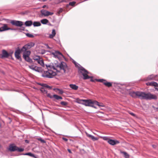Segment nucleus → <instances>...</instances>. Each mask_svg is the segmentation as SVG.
<instances>
[{"label": "nucleus", "instance_id": "f257e3e1", "mask_svg": "<svg viewBox=\"0 0 158 158\" xmlns=\"http://www.w3.org/2000/svg\"><path fill=\"white\" fill-rule=\"evenodd\" d=\"M46 66L48 71H44L42 74V76L48 78H52L57 74V73L62 72L65 73L67 69L66 64L64 62L52 65L46 64Z\"/></svg>", "mask_w": 158, "mask_h": 158}, {"label": "nucleus", "instance_id": "f03ea898", "mask_svg": "<svg viewBox=\"0 0 158 158\" xmlns=\"http://www.w3.org/2000/svg\"><path fill=\"white\" fill-rule=\"evenodd\" d=\"M131 96L133 98L138 97L139 98L142 99L147 100L152 99H156L157 97L155 95L150 93H146L141 91L131 92L129 93Z\"/></svg>", "mask_w": 158, "mask_h": 158}, {"label": "nucleus", "instance_id": "7ed1b4c3", "mask_svg": "<svg viewBox=\"0 0 158 158\" xmlns=\"http://www.w3.org/2000/svg\"><path fill=\"white\" fill-rule=\"evenodd\" d=\"M49 52L51 54L53 55L54 57L57 58L59 60H60L62 58L64 57V56L59 51L52 50Z\"/></svg>", "mask_w": 158, "mask_h": 158}, {"label": "nucleus", "instance_id": "20e7f679", "mask_svg": "<svg viewBox=\"0 0 158 158\" xmlns=\"http://www.w3.org/2000/svg\"><path fill=\"white\" fill-rule=\"evenodd\" d=\"M9 150L11 152L17 151L18 152H22L24 150L23 148H20L15 146L14 144H11L9 146Z\"/></svg>", "mask_w": 158, "mask_h": 158}, {"label": "nucleus", "instance_id": "39448f33", "mask_svg": "<svg viewBox=\"0 0 158 158\" xmlns=\"http://www.w3.org/2000/svg\"><path fill=\"white\" fill-rule=\"evenodd\" d=\"M79 70L80 73L82 74L84 79H88L92 77H90L88 75V74H89V73L84 68H81Z\"/></svg>", "mask_w": 158, "mask_h": 158}, {"label": "nucleus", "instance_id": "423d86ee", "mask_svg": "<svg viewBox=\"0 0 158 158\" xmlns=\"http://www.w3.org/2000/svg\"><path fill=\"white\" fill-rule=\"evenodd\" d=\"M10 23L13 25H15L17 27H21V29L22 30H24L25 28L23 27H21L23 24V22H22L19 21L12 20L10 21Z\"/></svg>", "mask_w": 158, "mask_h": 158}, {"label": "nucleus", "instance_id": "0eeeda50", "mask_svg": "<svg viewBox=\"0 0 158 158\" xmlns=\"http://www.w3.org/2000/svg\"><path fill=\"white\" fill-rule=\"evenodd\" d=\"M41 17L43 16L44 17L48 16L49 15H52L54 14L53 12H50L44 9H42L40 11Z\"/></svg>", "mask_w": 158, "mask_h": 158}, {"label": "nucleus", "instance_id": "6e6552de", "mask_svg": "<svg viewBox=\"0 0 158 158\" xmlns=\"http://www.w3.org/2000/svg\"><path fill=\"white\" fill-rule=\"evenodd\" d=\"M35 44L33 42H30L25 45L21 49L22 51H25L34 46Z\"/></svg>", "mask_w": 158, "mask_h": 158}, {"label": "nucleus", "instance_id": "1a4fd4ad", "mask_svg": "<svg viewBox=\"0 0 158 158\" xmlns=\"http://www.w3.org/2000/svg\"><path fill=\"white\" fill-rule=\"evenodd\" d=\"M89 99H77L76 102L78 103L81 104L85 105V106H87L88 103V102Z\"/></svg>", "mask_w": 158, "mask_h": 158}, {"label": "nucleus", "instance_id": "9d476101", "mask_svg": "<svg viewBox=\"0 0 158 158\" xmlns=\"http://www.w3.org/2000/svg\"><path fill=\"white\" fill-rule=\"evenodd\" d=\"M10 55V53H9L5 50H3L2 51V54L0 55V57L2 58H8Z\"/></svg>", "mask_w": 158, "mask_h": 158}, {"label": "nucleus", "instance_id": "9b49d317", "mask_svg": "<svg viewBox=\"0 0 158 158\" xmlns=\"http://www.w3.org/2000/svg\"><path fill=\"white\" fill-rule=\"evenodd\" d=\"M158 75H151L148 77L145 80V81H149L151 80H154L155 81H158Z\"/></svg>", "mask_w": 158, "mask_h": 158}, {"label": "nucleus", "instance_id": "f8f14e48", "mask_svg": "<svg viewBox=\"0 0 158 158\" xmlns=\"http://www.w3.org/2000/svg\"><path fill=\"white\" fill-rule=\"evenodd\" d=\"M29 68L36 72H40V68L37 66H35L34 65H28Z\"/></svg>", "mask_w": 158, "mask_h": 158}, {"label": "nucleus", "instance_id": "ddd939ff", "mask_svg": "<svg viewBox=\"0 0 158 158\" xmlns=\"http://www.w3.org/2000/svg\"><path fill=\"white\" fill-rule=\"evenodd\" d=\"M21 51V49L20 50L19 49H17L15 51V57L17 59L19 60L21 59L20 53Z\"/></svg>", "mask_w": 158, "mask_h": 158}, {"label": "nucleus", "instance_id": "4468645a", "mask_svg": "<svg viewBox=\"0 0 158 158\" xmlns=\"http://www.w3.org/2000/svg\"><path fill=\"white\" fill-rule=\"evenodd\" d=\"M8 30H15V29L8 28L6 24H3V26L0 28V31H2Z\"/></svg>", "mask_w": 158, "mask_h": 158}, {"label": "nucleus", "instance_id": "2eb2a0df", "mask_svg": "<svg viewBox=\"0 0 158 158\" xmlns=\"http://www.w3.org/2000/svg\"><path fill=\"white\" fill-rule=\"evenodd\" d=\"M119 142L116 140H113L110 139L108 140V143L111 145H114L119 143Z\"/></svg>", "mask_w": 158, "mask_h": 158}, {"label": "nucleus", "instance_id": "dca6fc26", "mask_svg": "<svg viewBox=\"0 0 158 158\" xmlns=\"http://www.w3.org/2000/svg\"><path fill=\"white\" fill-rule=\"evenodd\" d=\"M94 101L95 100H92L91 99H89L87 106L92 107L96 109V107L94 105V104L96 105V103H94Z\"/></svg>", "mask_w": 158, "mask_h": 158}, {"label": "nucleus", "instance_id": "f3484780", "mask_svg": "<svg viewBox=\"0 0 158 158\" xmlns=\"http://www.w3.org/2000/svg\"><path fill=\"white\" fill-rule=\"evenodd\" d=\"M85 133L86 135V136L89 137V138L91 139L93 141H94L96 140H98V138L97 137H95L94 136L91 135L90 134H89L86 132H85Z\"/></svg>", "mask_w": 158, "mask_h": 158}, {"label": "nucleus", "instance_id": "a211bd4d", "mask_svg": "<svg viewBox=\"0 0 158 158\" xmlns=\"http://www.w3.org/2000/svg\"><path fill=\"white\" fill-rule=\"evenodd\" d=\"M147 85H150L152 86H154L158 87V84L154 81H152L151 82H148L146 83Z\"/></svg>", "mask_w": 158, "mask_h": 158}, {"label": "nucleus", "instance_id": "6ab92c4d", "mask_svg": "<svg viewBox=\"0 0 158 158\" xmlns=\"http://www.w3.org/2000/svg\"><path fill=\"white\" fill-rule=\"evenodd\" d=\"M22 52H23V57L24 56H29L31 54V52L29 51H27V50L25 51H22Z\"/></svg>", "mask_w": 158, "mask_h": 158}, {"label": "nucleus", "instance_id": "aec40b11", "mask_svg": "<svg viewBox=\"0 0 158 158\" xmlns=\"http://www.w3.org/2000/svg\"><path fill=\"white\" fill-rule=\"evenodd\" d=\"M120 153L121 154H123L124 157L126 158H129V154L125 152H123L121 151V150H120Z\"/></svg>", "mask_w": 158, "mask_h": 158}, {"label": "nucleus", "instance_id": "412c9836", "mask_svg": "<svg viewBox=\"0 0 158 158\" xmlns=\"http://www.w3.org/2000/svg\"><path fill=\"white\" fill-rule=\"evenodd\" d=\"M69 86L71 88L74 90H77L78 88V86L75 84H70Z\"/></svg>", "mask_w": 158, "mask_h": 158}, {"label": "nucleus", "instance_id": "4be33fe9", "mask_svg": "<svg viewBox=\"0 0 158 158\" xmlns=\"http://www.w3.org/2000/svg\"><path fill=\"white\" fill-rule=\"evenodd\" d=\"M94 103H96V105L99 107H105V105L102 103L99 102L98 101L95 100Z\"/></svg>", "mask_w": 158, "mask_h": 158}, {"label": "nucleus", "instance_id": "5701e85b", "mask_svg": "<svg viewBox=\"0 0 158 158\" xmlns=\"http://www.w3.org/2000/svg\"><path fill=\"white\" fill-rule=\"evenodd\" d=\"M56 34V31L55 29H53L52 33L49 35V37L50 38H52L55 36Z\"/></svg>", "mask_w": 158, "mask_h": 158}, {"label": "nucleus", "instance_id": "b1692460", "mask_svg": "<svg viewBox=\"0 0 158 158\" xmlns=\"http://www.w3.org/2000/svg\"><path fill=\"white\" fill-rule=\"evenodd\" d=\"M32 23V22L31 20L27 21L25 22V25L26 26H30Z\"/></svg>", "mask_w": 158, "mask_h": 158}, {"label": "nucleus", "instance_id": "393cba45", "mask_svg": "<svg viewBox=\"0 0 158 158\" xmlns=\"http://www.w3.org/2000/svg\"><path fill=\"white\" fill-rule=\"evenodd\" d=\"M38 63L40 64L42 66L44 67L45 64L44 63V61L41 58V59L37 62Z\"/></svg>", "mask_w": 158, "mask_h": 158}, {"label": "nucleus", "instance_id": "a878e982", "mask_svg": "<svg viewBox=\"0 0 158 158\" xmlns=\"http://www.w3.org/2000/svg\"><path fill=\"white\" fill-rule=\"evenodd\" d=\"M40 22L42 24H46L48 23L49 21L47 19H43L41 20Z\"/></svg>", "mask_w": 158, "mask_h": 158}, {"label": "nucleus", "instance_id": "bb28decb", "mask_svg": "<svg viewBox=\"0 0 158 158\" xmlns=\"http://www.w3.org/2000/svg\"><path fill=\"white\" fill-rule=\"evenodd\" d=\"M33 25L34 27H38L41 26V24L39 22H34L33 23Z\"/></svg>", "mask_w": 158, "mask_h": 158}, {"label": "nucleus", "instance_id": "cd10ccee", "mask_svg": "<svg viewBox=\"0 0 158 158\" xmlns=\"http://www.w3.org/2000/svg\"><path fill=\"white\" fill-rule=\"evenodd\" d=\"M104 84L106 86H108V87H110L112 86V84L110 82H108L106 81H105L104 82Z\"/></svg>", "mask_w": 158, "mask_h": 158}, {"label": "nucleus", "instance_id": "c85d7f7f", "mask_svg": "<svg viewBox=\"0 0 158 158\" xmlns=\"http://www.w3.org/2000/svg\"><path fill=\"white\" fill-rule=\"evenodd\" d=\"M53 98H54L56 100L62 99H63L60 96L58 95L54 94L53 96Z\"/></svg>", "mask_w": 158, "mask_h": 158}, {"label": "nucleus", "instance_id": "c756f323", "mask_svg": "<svg viewBox=\"0 0 158 158\" xmlns=\"http://www.w3.org/2000/svg\"><path fill=\"white\" fill-rule=\"evenodd\" d=\"M23 57L27 61L29 62H32V60L29 58V56H24Z\"/></svg>", "mask_w": 158, "mask_h": 158}, {"label": "nucleus", "instance_id": "7c9ffc66", "mask_svg": "<svg viewBox=\"0 0 158 158\" xmlns=\"http://www.w3.org/2000/svg\"><path fill=\"white\" fill-rule=\"evenodd\" d=\"M40 57L39 56H35L33 58V59L35 60H36L37 62L40 59Z\"/></svg>", "mask_w": 158, "mask_h": 158}, {"label": "nucleus", "instance_id": "2f4dec72", "mask_svg": "<svg viewBox=\"0 0 158 158\" xmlns=\"http://www.w3.org/2000/svg\"><path fill=\"white\" fill-rule=\"evenodd\" d=\"M40 91L44 94H47V91L46 89L44 88H41L40 89Z\"/></svg>", "mask_w": 158, "mask_h": 158}, {"label": "nucleus", "instance_id": "473e14b6", "mask_svg": "<svg viewBox=\"0 0 158 158\" xmlns=\"http://www.w3.org/2000/svg\"><path fill=\"white\" fill-rule=\"evenodd\" d=\"M24 155H28L29 156H31V157H34V158H36V157H35V155L33 154H32L30 152H29V153H26L25 154H24Z\"/></svg>", "mask_w": 158, "mask_h": 158}, {"label": "nucleus", "instance_id": "72a5a7b5", "mask_svg": "<svg viewBox=\"0 0 158 158\" xmlns=\"http://www.w3.org/2000/svg\"><path fill=\"white\" fill-rule=\"evenodd\" d=\"M101 138H102L103 140H106L108 143V140L110 139L108 137L106 136L101 137Z\"/></svg>", "mask_w": 158, "mask_h": 158}, {"label": "nucleus", "instance_id": "f704fd0d", "mask_svg": "<svg viewBox=\"0 0 158 158\" xmlns=\"http://www.w3.org/2000/svg\"><path fill=\"white\" fill-rule=\"evenodd\" d=\"M96 81H97L102 82L103 83V84H104V82H105V81H106V80L103 79H97L96 80Z\"/></svg>", "mask_w": 158, "mask_h": 158}, {"label": "nucleus", "instance_id": "c9c22d12", "mask_svg": "<svg viewBox=\"0 0 158 158\" xmlns=\"http://www.w3.org/2000/svg\"><path fill=\"white\" fill-rule=\"evenodd\" d=\"M26 35L29 37L32 38L34 37V35L32 34H30L29 33H27L26 34Z\"/></svg>", "mask_w": 158, "mask_h": 158}, {"label": "nucleus", "instance_id": "e433bc0d", "mask_svg": "<svg viewBox=\"0 0 158 158\" xmlns=\"http://www.w3.org/2000/svg\"><path fill=\"white\" fill-rule=\"evenodd\" d=\"M76 3V2H72L69 3V5H70L72 6H73Z\"/></svg>", "mask_w": 158, "mask_h": 158}, {"label": "nucleus", "instance_id": "4c0bfd02", "mask_svg": "<svg viewBox=\"0 0 158 158\" xmlns=\"http://www.w3.org/2000/svg\"><path fill=\"white\" fill-rule=\"evenodd\" d=\"M38 140L40 141L42 143H45L46 142L44 140L42 139L41 138H38Z\"/></svg>", "mask_w": 158, "mask_h": 158}, {"label": "nucleus", "instance_id": "58836bf2", "mask_svg": "<svg viewBox=\"0 0 158 158\" xmlns=\"http://www.w3.org/2000/svg\"><path fill=\"white\" fill-rule=\"evenodd\" d=\"M60 103L63 106H66L67 105V103L65 102H61Z\"/></svg>", "mask_w": 158, "mask_h": 158}, {"label": "nucleus", "instance_id": "ea45409f", "mask_svg": "<svg viewBox=\"0 0 158 158\" xmlns=\"http://www.w3.org/2000/svg\"><path fill=\"white\" fill-rule=\"evenodd\" d=\"M48 97H50V98H53V96L49 94H46Z\"/></svg>", "mask_w": 158, "mask_h": 158}, {"label": "nucleus", "instance_id": "a19ab883", "mask_svg": "<svg viewBox=\"0 0 158 158\" xmlns=\"http://www.w3.org/2000/svg\"><path fill=\"white\" fill-rule=\"evenodd\" d=\"M44 86L45 87L49 88L50 89H51V87L50 86L47 85H45Z\"/></svg>", "mask_w": 158, "mask_h": 158}, {"label": "nucleus", "instance_id": "79ce46f5", "mask_svg": "<svg viewBox=\"0 0 158 158\" xmlns=\"http://www.w3.org/2000/svg\"><path fill=\"white\" fill-rule=\"evenodd\" d=\"M63 139L64 140V141H67L68 140L66 138H63Z\"/></svg>", "mask_w": 158, "mask_h": 158}, {"label": "nucleus", "instance_id": "37998d69", "mask_svg": "<svg viewBox=\"0 0 158 158\" xmlns=\"http://www.w3.org/2000/svg\"><path fill=\"white\" fill-rule=\"evenodd\" d=\"M130 114L133 116H134L135 115V114L133 113H130Z\"/></svg>", "mask_w": 158, "mask_h": 158}, {"label": "nucleus", "instance_id": "c03bdc74", "mask_svg": "<svg viewBox=\"0 0 158 158\" xmlns=\"http://www.w3.org/2000/svg\"><path fill=\"white\" fill-rule=\"evenodd\" d=\"M13 51H12L11 52H10V53H10V56H11L13 54Z\"/></svg>", "mask_w": 158, "mask_h": 158}, {"label": "nucleus", "instance_id": "a18cd8bd", "mask_svg": "<svg viewBox=\"0 0 158 158\" xmlns=\"http://www.w3.org/2000/svg\"><path fill=\"white\" fill-rule=\"evenodd\" d=\"M68 151L70 153H71V151L69 149H68Z\"/></svg>", "mask_w": 158, "mask_h": 158}, {"label": "nucleus", "instance_id": "49530a36", "mask_svg": "<svg viewBox=\"0 0 158 158\" xmlns=\"http://www.w3.org/2000/svg\"><path fill=\"white\" fill-rule=\"evenodd\" d=\"M62 11V9H60L59 10V12H61Z\"/></svg>", "mask_w": 158, "mask_h": 158}, {"label": "nucleus", "instance_id": "de8ad7c7", "mask_svg": "<svg viewBox=\"0 0 158 158\" xmlns=\"http://www.w3.org/2000/svg\"><path fill=\"white\" fill-rule=\"evenodd\" d=\"M46 7V5H44L43 6H42V7L43 8H45V7Z\"/></svg>", "mask_w": 158, "mask_h": 158}, {"label": "nucleus", "instance_id": "09e8293b", "mask_svg": "<svg viewBox=\"0 0 158 158\" xmlns=\"http://www.w3.org/2000/svg\"><path fill=\"white\" fill-rule=\"evenodd\" d=\"M152 147L154 148H155V146L154 145H152Z\"/></svg>", "mask_w": 158, "mask_h": 158}, {"label": "nucleus", "instance_id": "8fccbe9b", "mask_svg": "<svg viewBox=\"0 0 158 158\" xmlns=\"http://www.w3.org/2000/svg\"><path fill=\"white\" fill-rule=\"evenodd\" d=\"M156 89L157 91H158V88H156Z\"/></svg>", "mask_w": 158, "mask_h": 158}, {"label": "nucleus", "instance_id": "3c124183", "mask_svg": "<svg viewBox=\"0 0 158 158\" xmlns=\"http://www.w3.org/2000/svg\"><path fill=\"white\" fill-rule=\"evenodd\" d=\"M60 93H63V92L62 91H60Z\"/></svg>", "mask_w": 158, "mask_h": 158}, {"label": "nucleus", "instance_id": "603ef678", "mask_svg": "<svg viewBox=\"0 0 158 158\" xmlns=\"http://www.w3.org/2000/svg\"><path fill=\"white\" fill-rule=\"evenodd\" d=\"M47 48H50L49 47V46L48 45Z\"/></svg>", "mask_w": 158, "mask_h": 158}, {"label": "nucleus", "instance_id": "864d4df0", "mask_svg": "<svg viewBox=\"0 0 158 158\" xmlns=\"http://www.w3.org/2000/svg\"><path fill=\"white\" fill-rule=\"evenodd\" d=\"M91 81H93V80H92V79H91Z\"/></svg>", "mask_w": 158, "mask_h": 158}, {"label": "nucleus", "instance_id": "5fc2aeb1", "mask_svg": "<svg viewBox=\"0 0 158 158\" xmlns=\"http://www.w3.org/2000/svg\"><path fill=\"white\" fill-rule=\"evenodd\" d=\"M26 142H27V140H26Z\"/></svg>", "mask_w": 158, "mask_h": 158}, {"label": "nucleus", "instance_id": "6e6d98bb", "mask_svg": "<svg viewBox=\"0 0 158 158\" xmlns=\"http://www.w3.org/2000/svg\"><path fill=\"white\" fill-rule=\"evenodd\" d=\"M26 142H27V140H26Z\"/></svg>", "mask_w": 158, "mask_h": 158}]
</instances>
